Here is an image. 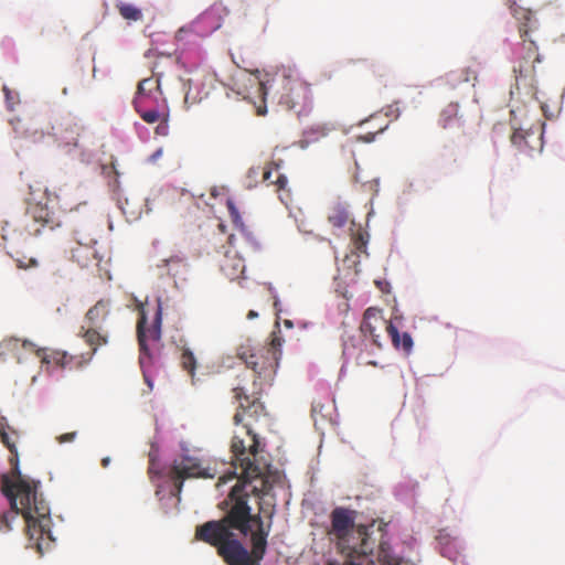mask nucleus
<instances>
[{"mask_svg": "<svg viewBox=\"0 0 565 565\" xmlns=\"http://www.w3.org/2000/svg\"><path fill=\"white\" fill-rule=\"evenodd\" d=\"M161 156H162V149L160 148L156 152L152 153L151 160L154 161V160H157Z\"/></svg>", "mask_w": 565, "mask_h": 565, "instance_id": "nucleus-39", "label": "nucleus"}, {"mask_svg": "<svg viewBox=\"0 0 565 565\" xmlns=\"http://www.w3.org/2000/svg\"><path fill=\"white\" fill-rule=\"evenodd\" d=\"M2 237L6 241L7 246L10 248L9 254L17 263L18 268L29 269L38 267L39 262L34 256L25 255L19 249L20 246H23L28 243L31 236H28L22 232H18L17 228H11L7 225L3 227Z\"/></svg>", "mask_w": 565, "mask_h": 565, "instance_id": "nucleus-13", "label": "nucleus"}, {"mask_svg": "<svg viewBox=\"0 0 565 565\" xmlns=\"http://www.w3.org/2000/svg\"><path fill=\"white\" fill-rule=\"evenodd\" d=\"M82 205H83V206H85V205H86V203H85V202H81V203H78V204H77V207H78V206H82Z\"/></svg>", "mask_w": 565, "mask_h": 565, "instance_id": "nucleus-49", "label": "nucleus"}, {"mask_svg": "<svg viewBox=\"0 0 565 565\" xmlns=\"http://www.w3.org/2000/svg\"><path fill=\"white\" fill-rule=\"evenodd\" d=\"M351 243L354 248V254L360 257L361 254L367 255L366 248L369 243V233L359 227L351 235Z\"/></svg>", "mask_w": 565, "mask_h": 565, "instance_id": "nucleus-26", "label": "nucleus"}, {"mask_svg": "<svg viewBox=\"0 0 565 565\" xmlns=\"http://www.w3.org/2000/svg\"><path fill=\"white\" fill-rule=\"evenodd\" d=\"M374 136H375V134H373V135H372L371 137H369V138H365L364 140H365V141H372V140L374 139Z\"/></svg>", "mask_w": 565, "mask_h": 565, "instance_id": "nucleus-46", "label": "nucleus"}, {"mask_svg": "<svg viewBox=\"0 0 565 565\" xmlns=\"http://www.w3.org/2000/svg\"><path fill=\"white\" fill-rule=\"evenodd\" d=\"M257 92L262 97V104L256 106L257 115L266 114L265 99L273 93L278 103L297 116L307 115L312 108L310 85L302 81L296 68L281 66L270 79L257 83Z\"/></svg>", "mask_w": 565, "mask_h": 565, "instance_id": "nucleus-3", "label": "nucleus"}, {"mask_svg": "<svg viewBox=\"0 0 565 565\" xmlns=\"http://www.w3.org/2000/svg\"><path fill=\"white\" fill-rule=\"evenodd\" d=\"M258 317V313L254 310H249L248 313H247V319H254Z\"/></svg>", "mask_w": 565, "mask_h": 565, "instance_id": "nucleus-41", "label": "nucleus"}, {"mask_svg": "<svg viewBox=\"0 0 565 565\" xmlns=\"http://www.w3.org/2000/svg\"><path fill=\"white\" fill-rule=\"evenodd\" d=\"M10 507H11V512L0 514V531L9 532L12 529L11 522L17 518L18 514H21L26 524V534L29 535V540L34 541V545H35L36 550L41 553L42 547L40 544V540L43 539V536L45 534H47V535L50 534V524H51L50 512L47 513V516H46V524L43 525L40 522V516L38 515V513L35 511H32V521L34 523L33 524L34 526L32 529H30V526H29L30 524L22 511V504H21L20 499H17V507L13 508L11 503H10Z\"/></svg>", "mask_w": 565, "mask_h": 565, "instance_id": "nucleus-12", "label": "nucleus"}, {"mask_svg": "<svg viewBox=\"0 0 565 565\" xmlns=\"http://www.w3.org/2000/svg\"><path fill=\"white\" fill-rule=\"evenodd\" d=\"M76 437V433H66L57 437L58 443H70L73 441Z\"/></svg>", "mask_w": 565, "mask_h": 565, "instance_id": "nucleus-36", "label": "nucleus"}, {"mask_svg": "<svg viewBox=\"0 0 565 565\" xmlns=\"http://www.w3.org/2000/svg\"><path fill=\"white\" fill-rule=\"evenodd\" d=\"M119 14L128 21H140L142 20V12L140 9L131 3L119 2L116 4Z\"/></svg>", "mask_w": 565, "mask_h": 565, "instance_id": "nucleus-27", "label": "nucleus"}, {"mask_svg": "<svg viewBox=\"0 0 565 565\" xmlns=\"http://www.w3.org/2000/svg\"><path fill=\"white\" fill-rule=\"evenodd\" d=\"M70 359H72V369H81L92 361L93 353L70 354Z\"/></svg>", "mask_w": 565, "mask_h": 565, "instance_id": "nucleus-32", "label": "nucleus"}, {"mask_svg": "<svg viewBox=\"0 0 565 565\" xmlns=\"http://www.w3.org/2000/svg\"><path fill=\"white\" fill-rule=\"evenodd\" d=\"M143 376H145V380H146V382L148 383V385H149L150 387H152V383H151V381L148 379V376L146 375V373H143Z\"/></svg>", "mask_w": 565, "mask_h": 565, "instance_id": "nucleus-43", "label": "nucleus"}, {"mask_svg": "<svg viewBox=\"0 0 565 565\" xmlns=\"http://www.w3.org/2000/svg\"><path fill=\"white\" fill-rule=\"evenodd\" d=\"M4 417L0 418V439L11 454V457L9 458L11 478L2 476L1 491L8 500L11 501L13 508L17 507V499H20L22 511L30 524V529L34 526L32 521V511L38 513L40 522L45 525L49 505L38 493L39 482H30L22 476L19 467V454L17 448L20 434L10 425L4 424Z\"/></svg>", "mask_w": 565, "mask_h": 565, "instance_id": "nucleus-2", "label": "nucleus"}, {"mask_svg": "<svg viewBox=\"0 0 565 565\" xmlns=\"http://www.w3.org/2000/svg\"><path fill=\"white\" fill-rule=\"evenodd\" d=\"M439 126L444 129H462L463 120L459 115V105L449 103L439 115Z\"/></svg>", "mask_w": 565, "mask_h": 565, "instance_id": "nucleus-20", "label": "nucleus"}, {"mask_svg": "<svg viewBox=\"0 0 565 565\" xmlns=\"http://www.w3.org/2000/svg\"><path fill=\"white\" fill-rule=\"evenodd\" d=\"M162 308L160 301L157 303L156 312L151 326H147V313L143 305L139 307V318L137 322V338L140 350L139 363L145 367L150 363L151 355L148 347L149 341L158 342L161 338Z\"/></svg>", "mask_w": 565, "mask_h": 565, "instance_id": "nucleus-11", "label": "nucleus"}, {"mask_svg": "<svg viewBox=\"0 0 565 565\" xmlns=\"http://www.w3.org/2000/svg\"><path fill=\"white\" fill-rule=\"evenodd\" d=\"M388 127V122H386L385 125L383 126H380L376 130L375 134H380V132H383L386 128Z\"/></svg>", "mask_w": 565, "mask_h": 565, "instance_id": "nucleus-42", "label": "nucleus"}, {"mask_svg": "<svg viewBox=\"0 0 565 565\" xmlns=\"http://www.w3.org/2000/svg\"><path fill=\"white\" fill-rule=\"evenodd\" d=\"M355 511L347 508H335L330 515L331 527L329 535L338 540L339 545L344 550L349 542V535L354 531Z\"/></svg>", "mask_w": 565, "mask_h": 565, "instance_id": "nucleus-15", "label": "nucleus"}, {"mask_svg": "<svg viewBox=\"0 0 565 565\" xmlns=\"http://www.w3.org/2000/svg\"><path fill=\"white\" fill-rule=\"evenodd\" d=\"M109 463H110V458L109 457H105V458L102 459V466L104 468H107L109 466Z\"/></svg>", "mask_w": 565, "mask_h": 565, "instance_id": "nucleus-40", "label": "nucleus"}, {"mask_svg": "<svg viewBox=\"0 0 565 565\" xmlns=\"http://www.w3.org/2000/svg\"><path fill=\"white\" fill-rule=\"evenodd\" d=\"M367 364L373 365V366L377 365V363L375 361H370V362H367Z\"/></svg>", "mask_w": 565, "mask_h": 565, "instance_id": "nucleus-48", "label": "nucleus"}, {"mask_svg": "<svg viewBox=\"0 0 565 565\" xmlns=\"http://www.w3.org/2000/svg\"><path fill=\"white\" fill-rule=\"evenodd\" d=\"M265 387L238 384L233 388L234 398L239 402L233 420L236 425L258 422L267 415L264 403L260 401Z\"/></svg>", "mask_w": 565, "mask_h": 565, "instance_id": "nucleus-7", "label": "nucleus"}, {"mask_svg": "<svg viewBox=\"0 0 565 565\" xmlns=\"http://www.w3.org/2000/svg\"><path fill=\"white\" fill-rule=\"evenodd\" d=\"M462 78L465 82H471L477 79V72L471 67H466L462 70Z\"/></svg>", "mask_w": 565, "mask_h": 565, "instance_id": "nucleus-34", "label": "nucleus"}, {"mask_svg": "<svg viewBox=\"0 0 565 565\" xmlns=\"http://www.w3.org/2000/svg\"><path fill=\"white\" fill-rule=\"evenodd\" d=\"M2 90L4 93V97H6V102L8 104V107L10 109H13L17 96L7 86H3Z\"/></svg>", "mask_w": 565, "mask_h": 565, "instance_id": "nucleus-33", "label": "nucleus"}, {"mask_svg": "<svg viewBox=\"0 0 565 565\" xmlns=\"http://www.w3.org/2000/svg\"><path fill=\"white\" fill-rule=\"evenodd\" d=\"M177 60L171 54H158L156 61L151 66V71L154 77L162 78L166 71L172 68Z\"/></svg>", "mask_w": 565, "mask_h": 565, "instance_id": "nucleus-25", "label": "nucleus"}, {"mask_svg": "<svg viewBox=\"0 0 565 565\" xmlns=\"http://www.w3.org/2000/svg\"><path fill=\"white\" fill-rule=\"evenodd\" d=\"M524 141V135L521 130H515L511 136V142L514 146L520 147L522 142Z\"/></svg>", "mask_w": 565, "mask_h": 565, "instance_id": "nucleus-35", "label": "nucleus"}, {"mask_svg": "<svg viewBox=\"0 0 565 565\" xmlns=\"http://www.w3.org/2000/svg\"><path fill=\"white\" fill-rule=\"evenodd\" d=\"M217 227H218L222 232H224L225 226H224L222 223H218V224H217Z\"/></svg>", "mask_w": 565, "mask_h": 565, "instance_id": "nucleus-45", "label": "nucleus"}, {"mask_svg": "<svg viewBox=\"0 0 565 565\" xmlns=\"http://www.w3.org/2000/svg\"><path fill=\"white\" fill-rule=\"evenodd\" d=\"M360 329L364 337L371 338L373 344L377 348H382V340L385 339V335L391 338L396 349L409 352L413 348L411 334L404 332L401 335L393 322L386 320L382 315V310L377 308L370 307L365 310Z\"/></svg>", "mask_w": 565, "mask_h": 565, "instance_id": "nucleus-5", "label": "nucleus"}, {"mask_svg": "<svg viewBox=\"0 0 565 565\" xmlns=\"http://www.w3.org/2000/svg\"><path fill=\"white\" fill-rule=\"evenodd\" d=\"M43 364H54L61 369H72V359L66 351L52 350L49 353L45 350L38 351Z\"/></svg>", "mask_w": 565, "mask_h": 565, "instance_id": "nucleus-22", "label": "nucleus"}, {"mask_svg": "<svg viewBox=\"0 0 565 565\" xmlns=\"http://www.w3.org/2000/svg\"><path fill=\"white\" fill-rule=\"evenodd\" d=\"M160 83L161 78L158 77L143 78L138 84L135 97H142V100L158 103L159 98H162Z\"/></svg>", "mask_w": 565, "mask_h": 565, "instance_id": "nucleus-17", "label": "nucleus"}, {"mask_svg": "<svg viewBox=\"0 0 565 565\" xmlns=\"http://www.w3.org/2000/svg\"><path fill=\"white\" fill-rule=\"evenodd\" d=\"M281 342L279 337H274L268 347H239L237 356L253 371L254 380L249 386L271 385L281 355Z\"/></svg>", "mask_w": 565, "mask_h": 565, "instance_id": "nucleus-4", "label": "nucleus"}, {"mask_svg": "<svg viewBox=\"0 0 565 565\" xmlns=\"http://www.w3.org/2000/svg\"><path fill=\"white\" fill-rule=\"evenodd\" d=\"M62 207H63L64 210H68V211H73V210H74V207H73V206H67V204H63V205H62Z\"/></svg>", "mask_w": 565, "mask_h": 565, "instance_id": "nucleus-44", "label": "nucleus"}, {"mask_svg": "<svg viewBox=\"0 0 565 565\" xmlns=\"http://www.w3.org/2000/svg\"><path fill=\"white\" fill-rule=\"evenodd\" d=\"M100 330L102 328L88 327L87 330L83 333L85 342L92 348L89 353H93V355L96 353L99 347L108 343V333L102 332Z\"/></svg>", "mask_w": 565, "mask_h": 565, "instance_id": "nucleus-24", "label": "nucleus"}, {"mask_svg": "<svg viewBox=\"0 0 565 565\" xmlns=\"http://www.w3.org/2000/svg\"><path fill=\"white\" fill-rule=\"evenodd\" d=\"M436 539L440 545L441 554L455 561L460 553L461 544L459 539L447 530H440Z\"/></svg>", "mask_w": 565, "mask_h": 565, "instance_id": "nucleus-21", "label": "nucleus"}, {"mask_svg": "<svg viewBox=\"0 0 565 565\" xmlns=\"http://www.w3.org/2000/svg\"><path fill=\"white\" fill-rule=\"evenodd\" d=\"M376 118H377V116H372L369 120H365V124L369 121L375 120Z\"/></svg>", "mask_w": 565, "mask_h": 565, "instance_id": "nucleus-47", "label": "nucleus"}, {"mask_svg": "<svg viewBox=\"0 0 565 565\" xmlns=\"http://www.w3.org/2000/svg\"><path fill=\"white\" fill-rule=\"evenodd\" d=\"M109 315L110 301L107 299H100L88 309L85 320L88 322L89 327L102 328Z\"/></svg>", "mask_w": 565, "mask_h": 565, "instance_id": "nucleus-19", "label": "nucleus"}, {"mask_svg": "<svg viewBox=\"0 0 565 565\" xmlns=\"http://www.w3.org/2000/svg\"><path fill=\"white\" fill-rule=\"evenodd\" d=\"M247 435L250 437V444L245 445L244 439L238 436H234L231 444V451L234 458V466H239L242 469L239 480L255 481L265 479L260 467L249 458V455L256 457L259 447V439L256 434L253 433L252 427L248 423L244 424Z\"/></svg>", "mask_w": 565, "mask_h": 565, "instance_id": "nucleus-6", "label": "nucleus"}, {"mask_svg": "<svg viewBox=\"0 0 565 565\" xmlns=\"http://www.w3.org/2000/svg\"><path fill=\"white\" fill-rule=\"evenodd\" d=\"M158 103L142 100V97L134 98V107L138 115L147 124H156V134L159 136H168L169 134V115L163 108H159Z\"/></svg>", "mask_w": 565, "mask_h": 565, "instance_id": "nucleus-14", "label": "nucleus"}, {"mask_svg": "<svg viewBox=\"0 0 565 565\" xmlns=\"http://www.w3.org/2000/svg\"><path fill=\"white\" fill-rule=\"evenodd\" d=\"M79 130H81V127L76 122H73L70 120L66 122V128H65V132L67 135L66 136L61 135V138L65 141L66 145L76 146L77 137L79 136Z\"/></svg>", "mask_w": 565, "mask_h": 565, "instance_id": "nucleus-31", "label": "nucleus"}, {"mask_svg": "<svg viewBox=\"0 0 565 565\" xmlns=\"http://www.w3.org/2000/svg\"><path fill=\"white\" fill-rule=\"evenodd\" d=\"M386 116H393L395 119L398 118L399 116V109L398 107L395 105H390L387 107V113H386Z\"/></svg>", "mask_w": 565, "mask_h": 565, "instance_id": "nucleus-37", "label": "nucleus"}, {"mask_svg": "<svg viewBox=\"0 0 565 565\" xmlns=\"http://www.w3.org/2000/svg\"><path fill=\"white\" fill-rule=\"evenodd\" d=\"M184 266V260L179 256H173L168 259H163L161 264L158 265L159 268L164 269L168 275L173 277L178 275L179 268Z\"/></svg>", "mask_w": 565, "mask_h": 565, "instance_id": "nucleus-30", "label": "nucleus"}, {"mask_svg": "<svg viewBox=\"0 0 565 565\" xmlns=\"http://www.w3.org/2000/svg\"><path fill=\"white\" fill-rule=\"evenodd\" d=\"M28 202L26 215L31 223H28L21 231L28 236H36L46 231H53L61 226V218L57 212L50 205L52 200L45 195L43 200L36 201L31 192Z\"/></svg>", "mask_w": 565, "mask_h": 565, "instance_id": "nucleus-9", "label": "nucleus"}, {"mask_svg": "<svg viewBox=\"0 0 565 565\" xmlns=\"http://www.w3.org/2000/svg\"><path fill=\"white\" fill-rule=\"evenodd\" d=\"M522 43L516 51V61L513 66V73L516 84L523 82L524 85L533 86L535 83L536 70L535 63H541L539 47L533 40L527 39L529 29L525 24L519 28Z\"/></svg>", "mask_w": 565, "mask_h": 565, "instance_id": "nucleus-8", "label": "nucleus"}, {"mask_svg": "<svg viewBox=\"0 0 565 565\" xmlns=\"http://www.w3.org/2000/svg\"><path fill=\"white\" fill-rule=\"evenodd\" d=\"M263 181L268 185H275L277 192L284 191L288 183L287 177L278 171V166L274 162L268 163L264 168Z\"/></svg>", "mask_w": 565, "mask_h": 565, "instance_id": "nucleus-23", "label": "nucleus"}, {"mask_svg": "<svg viewBox=\"0 0 565 565\" xmlns=\"http://www.w3.org/2000/svg\"><path fill=\"white\" fill-rule=\"evenodd\" d=\"M235 477H236V472H235V470H233V471H231V472H228V473H226V475L221 476V477L218 478V483H220V484H221V483H226L228 480H231V479H233V478H235Z\"/></svg>", "mask_w": 565, "mask_h": 565, "instance_id": "nucleus-38", "label": "nucleus"}, {"mask_svg": "<svg viewBox=\"0 0 565 565\" xmlns=\"http://www.w3.org/2000/svg\"><path fill=\"white\" fill-rule=\"evenodd\" d=\"M220 267L230 280L239 278L245 271L244 260L236 253L231 254V252L225 253Z\"/></svg>", "mask_w": 565, "mask_h": 565, "instance_id": "nucleus-18", "label": "nucleus"}, {"mask_svg": "<svg viewBox=\"0 0 565 565\" xmlns=\"http://www.w3.org/2000/svg\"><path fill=\"white\" fill-rule=\"evenodd\" d=\"M328 221L334 227H343L349 221V213L343 206L335 205L330 210Z\"/></svg>", "mask_w": 565, "mask_h": 565, "instance_id": "nucleus-28", "label": "nucleus"}, {"mask_svg": "<svg viewBox=\"0 0 565 565\" xmlns=\"http://www.w3.org/2000/svg\"><path fill=\"white\" fill-rule=\"evenodd\" d=\"M180 363L184 371L189 373V375L194 379V372L196 369V358L190 349H183L180 355Z\"/></svg>", "mask_w": 565, "mask_h": 565, "instance_id": "nucleus-29", "label": "nucleus"}, {"mask_svg": "<svg viewBox=\"0 0 565 565\" xmlns=\"http://www.w3.org/2000/svg\"><path fill=\"white\" fill-rule=\"evenodd\" d=\"M216 470L211 467H202L198 458L184 455L173 459L168 469L167 477L172 482L173 489L171 493L179 497L183 482L191 478H214Z\"/></svg>", "mask_w": 565, "mask_h": 565, "instance_id": "nucleus-10", "label": "nucleus"}, {"mask_svg": "<svg viewBox=\"0 0 565 565\" xmlns=\"http://www.w3.org/2000/svg\"><path fill=\"white\" fill-rule=\"evenodd\" d=\"M259 481L260 487L238 479L218 503L223 516L195 527L194 539L214 547L226 565H256L266 554L269 526L265 529L260 514H253L248 504L250 495L262 498L271 489L267 479Z\"/></svg>", "mask_w": 565, "mask_h": 565, "instance_id": "nucleus-1", "label": "nucleus"}, {"mask_svg": "<svg viewBox=\"0 0 565 565\" xmlns=\"http://www.w3.org/2000/svg\"><path fill=\"white\" fill-rule=\"evenodd\" d=\"M77 246L71 249L72 258L82 267H87L93 260L96 259L97 250L94 247L96 241L86 235L76 238Z\"/></svg>", "mask_w": 565, "mask_h": 565, "instance_id": "nucleus-16", "label": "nucleus"}]
</instances>
